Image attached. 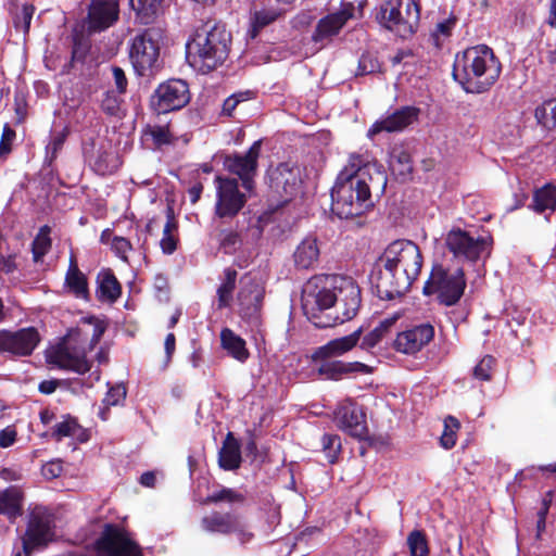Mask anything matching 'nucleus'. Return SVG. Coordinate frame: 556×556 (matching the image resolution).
<instances>
[{"mask_svg":"<svg viewBox=\"0 0 556 556\" xmlns=\"http://www.w3.org/2000/svg\"><path fill=\"white\" fill-rule=\"evenodd\" d=\"M460 428V424L457 418L447 416L444 419V430L440 438L441 445L448 450L452 448L456 443V433Z\"/></svg>","mask_w":556,"mask_h":556,"instance_id":"c03bdc74","label":"nucleus"},{"mask_svg":"<svg viewBox=\"0 0 556 556\" xmlns=\"http://www.w3.org/2000/svg\"><path fill=\"white\" fill-rule=\"evenodd\" d=\"M433 337V326L429 323L420 324L399 332L393 341V348L396 352L414 355L428 345Z\"/></svg>","mask_w":556,"mask_h":556,"instance_id":"5701e85b","label":"nucleus"},{"mask_svg":"<svg viewBox=\"0 0 556 556\" xmlns=\"http://www.w3.org/2000/svg\"><path fill=\"white\" fill-rule=\"evenodd\" d=\"M493 240L490 236H473L460 228L451 229L445 237L447 250L456 258L477 262L491 252Z\"/></svg>","mask_w":556,"mask_h":556,"instance_id":"9d476101","label":"nucleus"},{"mask_svg":"<svg viewBox=\"0 0 556 556\" xmlns=\"http://www.w3.org/2000/svg\"><path fill=\"white\" fill-rule=\"evenodd\" d=\"M164 349L166 354V363L170 362L176 349V338L174 333H168L165 338Z\"/></svg>","mask_w":556,"mask_h":556,"instance_id":"774afa93","label":"nucleus"},{"mask_svg":"<svg viewBox=\"0 0 556 556\" xmlns=\"http://www.w3.org/2000/svg\"><path fill=\"white\" fill-rule=\"evenodd\" d=\"M380 64L376 56L370 53H363L358 60L356 75H368L378 72Z\"/></svg>","mask_w":556,"mask_h":556,"instance_id":"864d4df0","label":"nucleus"},{"mask_svg":"<svg viewBox=\"0 0 556 556\" xmlns=\"http://www.w3.org/2000/svg\"><path fill=\"white\" fill-rule=\"evenodd\" d=\"M163 0H130L129 4L135 11L137 18L141 24L152 23L160 10Z\"/></svg>","mask_w":556,"mask_h":556,"instance_id":"72a5a7b5","label":"nucleus"},{"mask_svg":"<svg viewBox=\"0 0 556 556\" xmlns=\"http://www.w3.org/2000/svg\"><path fill=\"white\" fill-rule=\"evenodd\" d=\"M66 139V134L64 131L59 132L50 139L49 143L46 147V161L49 165L58 157L59 152L62 150L64 142Z\"/></svg>","mask_w":556,"mask_h":556,"instance_id":"3c124183","label":"nucleus"},{"mask_svg":"<svg viewBox=\"0 0 556 556\" xmlns=\"http://www.w3.org/2000/svg\"><path fill=\"white\" fill-rule=\"evenodd\" d=\"M62 471H63V467L60 462L47 463L41 468L42 476L49 480L60 477Z\"/></svg>","mask_w":556,"mask_h":556,"instance_id":"e2e57ef3","label":"nucleus"},{"mask_svg":"<svg viewBox=\"0 0 556 556\" xmlns=\"http://www.w3.org/2000/svg\"><path fill=\"white\" fill-rule=\"evenodd\" d=\"M552 503V492H547L542 500V504L536 514V525H535V539L541 540L542 534L546 529V516L549 510V506Z\"/></svg>","mask_w":556,"mask_h":556,"instance_id":"49530a36","label":"nucleus"},{"mask_svg":"<svg viewBox=\"0 0 556 556\" xmlns=\"http://www.w3.org/2000/svg\"><path fill=\"white\" fill-rule=\"evenodd\" d=\"M334 421L340 429L359 440L368 434L366 415L363 408L352 401H345L338 406L334 410Z\"/></svg>","mask_w":556,"mask_h":556,"instance_id":"4be33fe9","label":"nucleus"},{"mask_svg":"<svg viewBox=\"0 0 556 556\" xmlns=\"http://www.w3.org/2000/svg\"><path fill=\"white\" fill-rule=\"evenodd\" d=\"M494 363L495 359L492 356H484L473 368L475 378L481 381H489L492 376Z\"/></svg>","mask_w":556,"mask_h":556,"instance_id":"603ef678","label":"nucleus"},{"mask_svg":"<svg viewBox=\"0 0 556 556\" xmlns=\"http://www.w3.org/2000/svg\"><path fill=\"white\" fill-rule=\"evenodd\" d=\"M376 17L382 27L406 39L417 31L420 4L418 0H384Z\"/></svg>","mask_w":556,"mask_h":556,"instance_id":"0eeeda50","label":"nucleus"},{"mask_svg":"<svg viewBox=\"0 0 556 556\" xmlns=\"http://www.w3.org/2000/svg\"><path fill=\"white\" fill-rule=\"evenodd\" d=\"M237 271L227 267L224 270V280L217 289V307H228L232 301V292L236 288Z\"/></svg>","mask_w":556,"mask_h":556,"instance_id":"f704fd0d","label":"nucleus"},{"mask_svg":"<svg viewBox=\"0 0 556 556\" xmlns=\"http://www.w3.org/2000/svg\"><path fill=\"white\" fill-rule=\"evenodd\" d=\"M320 249L316 237H305L293 253L294 265L299 269H312L318 263Z\"/></svg>","mask_w":556,"mask_h":556,"instance_id":"a878e982","label":"nucleus"},{"mask_svg":"<svg viewBox=\"0 0 556 556\" xmlns=\"http://www.w3.org/2000/svg\"><path fill=\"white\" fill-rule=\"evenodd\" d=\"M119 18L118 0H91L86 17L90 34L101 33L112 27Z\"/></svg>","mask_w":556,"mask_h":556,"instance_id":"412c9836","label":"nucleus"},{"mask_svg":"<svg viewBox=\"0 0 556 556\" xmlns=\"http://www.w3.org/2000/svg\"><path fill=\"white\" fill-rule=\"evenodd\" d=\"M14 112L16 124L25 122L27 116V102L24 96L16 94L14 98Z\"/></svg>","mask_w":556,"mask_h":556,"instance_id":"052dcab7","label":"nucleus"},{"mask_svg":"<svg viewBox=\"0 0 556 556\" xmlns=\"http://www.w3.org/2000/svg\"><path fill=\"white\" fill-rule=\"evenodd\" d=\"M79 431V426L75 419L68 417L61 422H58L52 431V437L56 441H61L65 437H74Z\"/></svg>","mask_w":556,"mask_h":556,"instance_id":"de8ad7c7","label":"nucleus"},{"mask_svg":"<svg viewBox=\"0 0 556 556\" xmlns=\"http://www.w3.org/2000/svg\"><path fill=\"white\" fill-rule=\"evenodd\" d=\"M400 317L401 315L395 313L392 316L382 319L375 329H372L363 338L361 348L364 350H370L375 348L381 341V339L390 332Z\"/></svg>","mask_w":556,"mask_h":556,"instance_id":"473e14b6","label":"nucleus"},{"mask_svg":"<svg viewBox=\"0 0 556 556\" xmlns=\"http://www.w3.org/2000/svg\"><path fill=\"white\" fill-rule=\"evenodd\" d=\"M220 344L228 355L240 363H244L250 356L245 341L229 328L220 331Z\"/></svg>","mask_w":556,"mask_h":556,"instance_id":"c756f323","label":"nucleus"},{"mask_svg":"<svg viewBox=\"0 0 556 556\" xmlns=\"http://www.w3.org/2000/svg\"><path fill=\"white\" fill-rule=\"evenodd\" d=\"M386 186L381 165L352 153L331 189V211L342 219L361 216L372 205L371 189L383 191Z\"/></svg>","mask_w":556,"mask_h":556,"instance_id":"f03ea898","label":"nucleus"},{"mask_svg":"<svg viewBox=\"0 0 556 556\" xmlns=\"http://www.w3.org/2000/svg\"><path fill=\"white\" fill-rule=\"evenodd\" d=\"M17 268L15 254L0 255V271L3 274H12Z\"/></svg>","mask_w":556,"mask_h":556,"instance_id":"338daca9","label":"nucleus"},{"mask_svg":"<svg viewBox=\"0 0 556 556\" xmlns=\"http://www.w3.org/2000/svg\"><path fill=\"white\" fill-rule=\"evenodd\" d=\"M269 187L287 202L301 192L302 176L298 165L281 163L269 173Z\"/></svg>","mask_w":556,"mask_h":556,"instance_id":"f3484780","label":"nucleus"},{"mask_svg":"<svg viewBox=\"0 0 556 556\" xmlns=\"http://www.w3.org/2000/svg\"><path fill=\"white\" fill-rule=\"evenodd\" d=\"M16 430L13 426H9L0 431V447L7 448L16 440Z\"/></svg>","mask_w":556,"mask_h":556,"instance_id":"69168bd1","label":"nucleus"},{"mask_svg":"<svg viewBox=\"0 0 556 556\" xmlns=\"http://www.w3.org/2000/svg\"><path fill=\"white\" fill-rule=\"evenodd\" d=\"M231 39L224 25L215 21L202 23L187 41L188 63L201 74L211 73L228 59Z\"/></svg>","mask_w":556,"mask_h":556,"instance_id":"423d86ee","label":"nucleus"},{"mask_svg":"<svg viewBox=\"0 0 556 556\" xmlns=\"http://www.w3.org/2000/svg\"><path fill=\"white\" fill-rule=\"evenodd\" d=\"M162 37L161 28L150 27L131 39L129 59L139 76H150L160 67V41Z\"/></svg>","mask_w":556,"mask_h":556,"instance_id":"1a4fd4ad","label":"nucleus"},{"mask_svg":"<svg viewBox=\"0 0 556 556\" xmlns=\"http://www.w3.org/2000/svg\"><path fill=\"white\" fill-rule=\"evenodd\" d=\"M363 329L358 328L349 336L330 340L325 345L317 348L312 357L314 361H326L339 357L351 351L361 340Z\"/></svg>","mask_w":556,"mask_h":556,"instance_id":"393cba45","label":"nucleus"},{"mask_svg":"<svg viewBox=\"0 0 556 556\" xmlns=\"http://www.w3.org/2000/svg\"><path fill=\"white\" fill-rule=\"evenodd\" d=\"M251 94H252L251 91H245V92L235 93V94H231L230 97H228L223 103V110H222L223 114L231 117L233 115V111L236 110V108L241 102L248 101L251 98Z\"/></svg>","mask_w":556,"mask_h":556,"instance_id":"5fc2aeb1","label":"nucleus"},{"mask_svg":"<svg viewBox=\"0 0 556 556\" xmlns=\"http://www.w3.org/2000/svg\"><path fill=\"white\" fill-rule=\"evenodd\" d=\"M261 146V140H257L250 147L247 153L228 155L224 162L226 169L241 179L242 187L247 192H252L254 188V177L257 172Z\"/></svg>","mask_w":556,"mask_h":556,"instance_id":"dca6fc26","label":"nucleus"},{"mask_svg":"<svg viewBox=\"0 0 556 556\" xmlns=\"http://www.w3.org/2000/svg\"><path fill=\"white\" fill-rule=\"evenodd\" d=\"M535 118L546 129L556 127V99L543 102L535 109Z\"/></svg>","mask_w":556,"mask_h":556,"instance_id":"58836bf2","label":"nucleus"},{"mask_svg":"<svg viewBox=\"0 0 556 556\" xmlns=\"http://www.w3.org/2000/svg\"><path fill=\"white\" fill-rule=\"evenodd\" d=\"M502 64L486 45H477L457 53L453 77L468 93H483L500 78Z\"/></svg>","mask_w":556,"mask_h":556,"instance_id":"39448f33","label":"nucleus"},{"mask_svg":"<svg viewBox=\"0 0 556 556\" xmlns=\"http://www.w3.org/2000/svg\"><path fill=\"white\" fill-rule=\"evenodd\" d=\"M535 213L542 214L546 211L549 213L556 208V187L545 185L536 189L533 193L532 203L529 205Z\"/></svg>","mask_w":556,"mask_h":556,"instance_id":"7c9ffc66","label":"nucleus"},{"mask_svg":"<svg viewBox=\"0 0 556 556\" xmlns=\"http://www.w3.org/2000/svg\"><path fill=\"white\" fill-rule=\"evenodd\" d=\"M318 372L328 379L337 380L345 375L344 362L326 359L319 366Z\"/></svg>","mask_w":556,"mask_h":556,"instance_id":"09e8293b","label":"nucleus"},{"mask_svg":"<svg viewBox=\"0 0 556 556\" xmlns=\"http://www.w3.org/2000/svg\"><path fill=\"white\" fill-rule=\"evenodd\" d=\"M223 502L230 506L242 505L245 502V495L231 488H222L220 490L211 493L205 498L206 504H218Z\"/></svg>","mask_w":556,"mask_h":556,"instance_id":"4c0bfd02","label":"nucleus"},{"mask_svg":"<svg viewBox=\"0 0 556 556\" xmlns=\"http://www.w3.org/2000/svg\"><path fill=\"white\" fill-rule=\"evenodd\" d=\"M112 249L115 254L121 257L123 261H127V253L131 250L130 242L124 237H114L112 240Z\"/></svg>","mask_w":556,"mask_h":556,"instance_id":"bf43d9fd","label":"nucleus"},{"mask_svg":"<svg viewBox=\"0 0 556 556\" xmlns=\"http://www.w3.org/2000/svg\"><path fill=\"white\" fill-rule=\"evenodd\" d=\"M285 15V10L276 5L263 7L261 9L255 8L251 12L250 24H251V36L254 38L258 31Z\"/></svg>","mask_w":556,"mask_h":556,"instance_id":"bb28decb","label":"nucleus"},{"mask_svg":"<svg viewBox=\"0 0 556 556\" xmlns=\"http://www.w3.org/2000/svg\"><path fill=\"white\" fill-rule=\"evenodd\" d=\"M419 109L415 106H403L391 114L376 121L368 129L367 136L374 138L382 131L396 132L404 130L407 126L417 121Z\"/></svg>","mask_w":556,"mask_h":556,"instance_id":"b1692460","label":"nucleus"},{"mask_svg":"<svg viewBox=\"0 0 556 556\" xmlns=\"http://www.w3.org/2000/svg\"><path fill=\"white\" fill-rule=\"evenodd\" d=\"M466 288L463 268L447 269L440 264L433 265L429 279L424 286V294L437 295L438 301L445 306L459 302Z\"/></svg>","mask_w":556,"mask_h":556,"instance_id":"6e6552de","label":"nucleus"},{"mask_svg":"<svg viewBox=\"0 0 556 556\" xmlns=\"http://www.w3.org/2000/svg\"><path fill=\"white\" fill-rule=\"evenodd\" d=\"M98 298L101 301L115 302L121 295V285L110 270H103L98 275Z\"/></svg>","mask_w":556,"mask_h":556,"instance_id":"2f4dec72","label":"nucleus"},{"mask_svg":"<svg viewBox=\"0 0 556 556\" xmlns=\"http://www.w3.org/2000/svg\"><path fill=\"white\" fill-rule=\"evenodd\" d=\"M126 397V389L122 384L110 388L103 402L108 406H115L123 402Z\"/></svg>","mask_w":556,"mask_h":556,"instance_id":"4d7b16f0","label":"nucleus"},{"mask_svg":"<svg viewBox=\"0 0 556 556\" xmlns=\"http://www.w3.org/2000/svg\"><path fill=\"white\" fill-rule=\"evenodd\" d=\"M201 527L207 532L235 533L241 544L250 542L254 536L243 517L231 513L222 514L214 511L202 518Z\"/></svg>","mask_w":556,"mask_h":556,"instance_id":"2eb2a0df","label":"nucleus"},{"mask_svg":"<svg viewBox=\"0 0 556 556\" xmlns=\"http://www.w3.org/2000/svg\"><path fill=\"white\" fill-rule=\"evenodd\" d=\"M407 545L410 556H428L429 546L425 533L420 530H413L407 536Z\"/></svg>","mask_w":556,"mask_h":556,"instance_id":"79ce46f5","label":"nucleus"},{"mask_svg":"<svg viewBox=\"0 0 556 556\" xmlns=\"http://www.w3.org/2000/svg\"><path fill=\"white\" fill-rule=\"evenodd\" d=\"M40 341L39 332L34 327L17 331L0 330V352L16 356H28Z\"/></svg>","mask_w":556,"mask_h":556,"instance_id":"aec40b11","label":"nucleus"},{"mask_svg":"<svg viewBox=\"0 0 556 556\" xmlns=\"http://www.w3.org/2000/svg\"><path fill=\"white\" fill-rule=\"evenodd\" d=\"M144 134L149 135L157 147L172 142V135L167 126H148Z\"/></svg>","mask_w":556,"mask_h":556,"instance_id":"8fccbe9b","label":"nucleus"},{"mask_svg":"<svg viewBox=\"0 0 556 556\" xmlns=\"http://www.w3.org/2000/svg\"><path fill=\"white\" fill-rule=\"evenodd\" d=\"M112 74L118 93H125L127 90V78L125 72L118 66H113Z\"/></svg>","mask_w":556,"mask_h":556,"instance_id":"0e129e2a","label":"nucleus"},{"mask_svg":"<svg viewBox=\"0 0 556 556\" xmlns=\"http://www.w3.org/2000/svg\"><path fill=\"white\" fill-rule=\"evenodd\" d=\"M217 240L222 248L227 249L229 247H233L238 242L239 235L236 231L225 229L219 231Z\"/></svg>","mask_w":556,"mask_h":556,"instance_id":"680f3d73","label":"nucleus"},{"mask_svg":"<svg viewBox=\"0 0 556 556\" xmlns=\"http://www.w3.org/2000/svg\"><path fill=\"white\" fill-rule=\"evenodd\" d=\"M353 13L354 7L349 3L343 5L339 11L321 17L312 34V41L319 45V48H324L332 42L333 38L340 34L348 21L353 17Z\"/></svg>","mask_w":556,"mask_h":556,"instance_id":"6ab92c4d","label":"nucleus"},{"mask_svg":"<svg viewBox=\"0 0 556 556\" xmlns=\"http://www.w3.org/2000/svg\"><path fill=\"white\" fill-rule=\"evenodd\" d=\"M190 101L187 83L181 79H169L154 90L151 97V108L157 114H165L182 109Z\"/></svg>","mask_w":556,"mask_h":556,"instance_id":"4468645a","label":"nucleus"},{"mask_svg":"<svg viewBox=\"0 0 556 556\" xmlns=\"http://www.w3.org/2000/svg\"><path fill=\"white\" fill-rule=\"evenodd\" d=\"M237 302L239 305V315L251 327L261 325V308L265 293L264 286L251 274H245L240 278Z\"/></svg>","mask_w":556,"mask_h":556,"instance_id":"f8f14e48","label":"nucleus"},{"mask_svg":"<svg viewBox=\"0 0 556 556\" xmlns=\"http://www.w3.org/2000/svg\"><path fill=\"white\" fill-rule=\"evenodd\" d=\"M54 516L45 506H35L28 515V523L23 538L25 551H33L38 546L46 545L54 535Z\"/></svg>","mask_w":556,"mask_h":556,"instance_id":"ddd939ff","label":"nucleus"},{"mask_svg":"<svg viewBox=\"0 0 556 556\" xmlns=\"http://www.w3.org/2000/svg\"><path fill=\"white\" fill-rule=\"evenodd\" d=\"M323 452L329 464H333L341 451V439L337 434L326 433L321 439Z\"/></svg>","mask_w":556,"mask_h":556,"instance_id":"a18cd8bd","label":"nucleus"},{"mask_svg":"<svg viewBox=\"0 0 556 556\" xmlns=\"http://www.w3.org/2000/svg\"><path fill=\"white\" fill-rule=\"evenodd\" d=\"M214 185L216 189L214 217L227 222L244 207L248 200L247 193L240 191L236 178L218 175L214 178Z\"/></svg>","mask_w":556,"mask_h":556,"instance_id":"9b49d317","label":"nucleus"},{"mask_svg":"<svg viewBox=\"0 0 556 556\" xmlns=\"http://www.w3.org/2000/svg\"><path fill=\"white\" fill-rule=\"evenodd\" d=\"M101 109L111 116H116L121 110V99L115 92L106 91L101 101Z\"/></svg>","mask_w":556,"mask_h":556,"instance_id":"6e6d98bb","label":"nucleus"},{"mask_svg":"<svg viewBox=\"0 0 556 556\" xmlns=\"http://www.w3.org/2000/svg\"><path fill=\"white\" fill-rule=\"evenodd\" d=\"M93 169L100 175H108L118 167V160L114 153L99 150L92 163Z\"/></svg>","mask_w":556,"mask_h":556,"instance_id":"ea45409f","label":"nucleus"},{"mask_svg":"<svg viewBox=\"0 0 556 556\" xmlns=\"http://www.w3.org/2000/svg\"><path fill=\"white\" fill-rule=\"evenodd\" d=\"M421 267L419 247L410 240H395L377 258L370 281L380 299L392 300L409 290Z\"/></svg>","mask_w":556,"mask_h":556,"instance_id":"7ed1b4c3","label":"nucleus"},{"mask_svg":"<svg viewBox=\"0 0 556 556\" xmlns=\"http://www.w3.org/2000/svg\"><path fill=\"white\" fill-rule=\"evenodd\" d=\"M65 287L68 292L78 299H88V281L84 273L78 268L76 258L71 256L70 266L65 276Z\"/></svg>","mask_w":556,"mask_h":556,"instance_id":"c85d7f7f","label":"nucleus"},{"mask_svg":"<svg viewBox=\"0 0 556 556\" xmlns=\"http://www.w3.org/2000/svg\"><path fill=\"white\" fill-rule=\"evenodd\" d=\"M390 167L400 176L406 177L413 170L410 154L403 148H394L390 155Z\"/></svg>","mask_w":556,"mask_h":556,"instance_id":"e433bc0d","label":"nucleus"},{"mask_svg":"<svg viewBox=\"0 0 556 556\" xmlns=\"http://www.w3.org/2000/svg\"><path fill=\"white\" fill-rule=\"evenodd\" d=\"M218 464L225 470H236L240 467V444L232 432H228L224 440L223 446L218 453Z\"/></svg>","mask_w":556,"mask_h":556,"instance_id":"cd10ccee","label":"nucleus"},{"mask_svg":"<svg viewBox=\"0 0 556 556\" xmlns=\"http://www.w3.org/2000/svg\"><path fill=\"white\" fill-rule=\"evenodd\" d=\"M21 494L17 490L7 489L0 492V514L16 517L22 514Z\"/></svg>","mask_w":556,"mask_h":556,"instance_id":"c9c22d12","label":"nucleus"},{"mask_svg":"<svg viewBox=\"0 0 556 556\" xmlns=\"http://www.w3.org/2000/svg\"><path fill=\"white\" fill-rule=\"evenodd\" d=\"M97 547L106 556H142L138 544L112 525L105 526L101 538L97 541Z\"/></svg>","mask_w":556,"mask_h":556,"instance_id":"a211bd4d","label":"nucleus"},{"mask_svg":"<svg viewBox=\"0 0 556 556\" xmlns=\"http://www.w3.org/2000/svg\"><path fill=\"white\" fill-rule=\"evenodd\" d=\"M177 226L173 217L168 215L167 222L163 229V237L160 245L164 254L170 255L177 249V237L173 233Z\"/></svg>","mask_w":556,"mask_h":556,"instance_id":"37998d69","label":"nucleus"},{"mask_svg":"<svg viewBox=\"0 0 556 556\" xmlns=\"http://www.w3.org/2000/svg\"><path fill=\"white\" fill-rule=\"evenodd\" d=\"M15 131L7 124L3 127L1 140H0V155H8L11 152V146L15 139Z\"/></svg>","mask_w":556,"mask_h":556,"instance_id":"13d9d810","label":"nucleus"},{"mask_svg":"<svg viewBox=\"0 0 556 556\" xmlns=\"http://www.w3.org/2000/svg\"><path fill=\"white\" fill-rule=\"evenodd\" d=\"M106 326L90 317L78 327L72 328L62 340L46 352L47 362L60 369L83 375L90 370L87 353L92 351L102 338Z\"/></svg>","mask_w":556,"mask_h":556,"instance_id":"20e7f679","label":"nucleus"},{"mask_svg":"<svg viewBox=\"0 0 556 556\" xmlns=\"http://www.w3.org/2000/svg\"><path fill=\"white\" fill-rule=\"evenodd\" d=\"M301 301L307 319L317 328H328L355 317L361 289L349 277L317 276L305 283Z\"/></svg>","mask_w":556,"mask_h":556,"instance_id":"f257e3e1","label":"nucleus"},{"mask_svg":"<svg viewBox=\"0 0 556 556\" xmlns=\"http://www.w3.org/2000/svg\"><path fill=\"white\" fill-rule=\"evenodd\" d=\"M50 227L42 226L33 241V256L35 262L40 261L51 248V239L49 237Z\"/></svg>","mask_w":556,"mask_h":556,"instance_id":"a19ab883","label":"nucleus"}]
</instances>
